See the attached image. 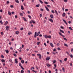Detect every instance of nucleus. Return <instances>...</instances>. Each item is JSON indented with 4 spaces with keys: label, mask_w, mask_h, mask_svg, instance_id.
Masks as SVG:
<instances>
[{
    "label": "nucleus",
    "mask_w": 73,
    "mask_h": 73,
    "mask_svg": "<svg viewBox=\"0 0 73 73\" xmlns=\"http://www.w3.org/2000/svg\"><path fill=\"white\" fill-rule=\"evenodd\" d=\"M7 24H8V22L7 21L5 22L4 25H7Z\"/></svg>",
    "instance_id": "obj_14"
},
{
    "label": "nucleus",
    "mask_w": 73,
    "mask_h": 73,
    "mask_svg": "<svg viewBox=\"0 0 73 73\" xmlns=\"http://www.w3.org/2000/svg\"><path fill=\"white\" fill-rule=\"evenodd\" d=\"M44 37L46 38H48V36H47V35H44Z\"/></svg>",
    "instance_id": "obj_28"
},
{
    "label": "nucleus",
    "mask_w": 73,
    "mask_h": 73,
    "mask_svg": "<svg viewBox=\"0 0 73 73\" xmlns=\"http://www.w3.org/2000/svg\"><path fill=\"white\" fill-rule=\"evenodd\" d=\"M56 45L57 46H59V45H60V43H58Z\"/></svg>",
    "instance_id": "obj_58"
},
{
    "label": "nucleus",
    "mask_w": 73,
    "mask_h": 73,
    "mask_svg": "<svg viewBox=\"0 0 73 73\" xmlns=\"http://www.w3.org/2000/svg\"><path fill=\"white\" fill-rule=\"evenodd\" d=\"M31 21L32 23H33V24H35V21H34L33 20H31Z\"/></svg>",
    "instance_id": "obj_19"
},
{
    "label": "nucleus",
    "mask_w": 73,
    "mask_h": 73,
    "mask_svg": "<svg viewBox=\"0 0 73 73\" xmlns=\"http://www.w3.org/2000/svg\"><path fill=\"white\" fill-rule=\"evenodd\" d=\"M58 50H61V48H60L58 47Z\"/></svg>",
    "instance_id": "obj_57"
},
{
    "label": "nucleus",
    "mask_w": 73,
    "mask_h": 73,
    "mask_svg": "<svg viewBox=\"0 0 73 73\" xmlns=\"http://www.w3.org/2000/svg\"><path fill=\"white\" fill-rule=\"evenodd\" d=\"M56 49L54 48L53 49V51H54V52H55V51H56Z\"/></svg>",
    "instance_id": "obj_59"
},
{
    "label": "nucleus",
    "mask_w": 73,
    "mask_h": 73,
    "mask_svg": "<svg viewBox=\"0 0 73 73\" xmlns=\"http://www.w3.org/2000/svg\"><path fill=\"white\" fill-rule=\"evenodd\" d=\"M37 56H39V58L40 59H41V55L40 54H37Z\"/></svg>",
    "instance_id": "obj_1"
},
{
    "label": "nucleus",
    "mask_w": 73,
    "mask_h": 73,
    "mask_svg": "<svg viewBox=\"0 0 73 73\" xmlns=\"http://www.w3.org/2000/svg\"><path fill=\"white\" fill-rule=\"evenodd\" d=\"M8 14L10 16H11V12H10L8 11Z\"/></svg>",
    "instance_id": "obj_12"
},
{
    "label": "nucleus",
    "mask_w": 73,
    "mask_h": 73,
    "mask_svg": "<svg viewBox=\"0 0 73 73\" xmlns=\"http://www.w3.org/2000/svg\"><path fill=\"white\" fill-rule=\"evenodd\" d=\"M21 9H22V10H23V9H24V8H23V5H21Z\"/></svg>",
    "instance_id": "obj_16"
},
{
    "label": "nucleus",
    "mask_w": 73,
    "mask_h": 73,
    "mask_svg": "<svg viewBox=\"0 0 73 73\" xmlns=\"http://www.w3.org/2000/svg\"><path fill=\"white\" fill-rule=\"evenodd\" d=\"M46 65L48 67H49V66H50V65H49V64H47Z\"/></svg>",
    "instance_id": "obj_38"
},
{
    "label": "nucleus",
    "mask_w": 73,
    "mask_h": 73,
    "mask_svg": "<svg viewBox=\"0 0 73 73\" xmlns=\"http://www.w3.org/2000/svg\"><path fill=\"white\" fill-rule=\"evenodd\" d=\"M9 3V2L8 1H7V4H8Z\"/></svg>",
    "instance_id": "obj_47"
},
{
    "label": "nucleus",
    "mask_w": 73,
    "mask_h": 73,
    "mask_svg": "<svg viewBox=\"0 0 73 73\" xmlns=\"http://www.w3.org/2000/svg\"><path fill=\"white\" fill-rule=\"evenodd\" d=\"M36 7H40V4H38L37 5H36Z\"/></svg>",
    "instance_id": "obj_21"
},
{
    "label": "nucleus",
    "mask_w": 73,
    "mask_h": 73,
    "mask_svg": "<svg viewBox=\"0 0 73 73\" xmlns=\"http://www.w3.org/2000/svg\"><path fill=\"white\" fill-rule=\"evenodd\" d=\"M1 35H3V32H2L1 33Z\"/></svg>",
    "instance_id": "obj_64"
},
{
    "label": "nucleus",
    "mask_w": 73,
    "mask_h": 73,
    "mask_svg": "<svg viewBox=\"0 0 73 73\" xmlns=\"http://www.w3.org/2000/svg\"><path fill=\"white\" fill-rule=\"evenodd\" d=\"M19 65L20 66H21V63H19Z\"/></svg>",
    "instance_id": "obj_50"
},
{
    "label": "nucleus",
    "mask_w": 73,
    "mask_h": 73,
    "mask_svg": "<svg viewBox=\"0 0 73 73\" xmlns=\"http://www.w3.org/2000/svg\"><path fill=\"white\" fill-rule=\"evenodd\" d=\"M15 1L16 3H19V2L18 0H15Z\"/></svg>",
    "instance_id": "obj_25"
},
{
    "label": "nucleus",
    "mask_w": 73,
    "mask_h": 73,
    "mask_svg": "<svg viewBox=\"0 0 73 73\" xmlns=\"http://www.w3.org/2000/svg\"><path fill=\"white\" fill-rule=\"evenodd\" d=\"M32 69H34V67H32L31 68V70H33Z\"/></svg>",
    "instance_id": "obj_49"
},
{
    "label": "nucleus",
    "mask_w": 73,
    "mask_h": 73,
    "mask_svg": "<svg viewBox=\"0 0 73 73\" xmlns=\"http://www.w3.org/2000/svg\"><path fill=\"white\" fill-rule=\"evenodd\" d=\"M51 12H52V13H54V11H53V10H52L51 11Z\"/></svg>",
    "instance_id": "obj_43"
},
{
    "label": "nucleus",
    "mask_w": 73,
    "mask_h": 73,
    "mask_svg": "<svg viewBox=\"0 0 73 73\" xmlns=\"http://www.w3.org/2000/svg\"><path fill=\"white\" fill-rule=\"evenodd\" d=\"M23 19H24V21H27V20L26 19H25V18L23 17Z\"/></svg>",
    "instance_id": "obj_29"
},
{
    "label": "nucleus",
    "mask_w": 73,
    "mask_h": 73,
    "mask_svg": "<svg viewBox=\"0 0 73 73\" xmlns=\"http://www.w3.org/2000/svg\"><path fill=\"white\" fill-rule=\"evenodd\" d=\"M66 53H67V54L68 55V56H70V54H69V52H66Z\"/></svg>",
    "instance_id": "obj_30"
},
{
    "label": "nucleus",
    "mask_w": 73,
    "mask_h": 73,
    "mask_svg": "<svg viewBox=\"0 0 73 73\" xmlns=\"http://www.w3.org/2000/svg\"><path fill=\"white\" fill-rule=\"evenodd\" d=\"M19 33V32L18 31H16L15 32V33L16 34V35H18Z\"/></svg>",
    "instance_id": "obj_18"
},
{
    "label": "nucleus",
    "mask_w": 73,
    "mask_h": 73,
    "mask_svg": "<svg viewBox=\"0 0 73 73\" xmlns=\"http://www.w3.org/2000/svg\"><path fill=\"white\" fill-rule=\"evenodd\" d=\"M65 15V13H64L62 14L63 17H64Z\"/></svg>",
    "instance_id": "obj_31"
},
{
    "label": "nucleus",
    "mask_w": 73,
    "mask_h": 73,
    "mask_svg": "<svg viewBox=\"0 0 73 73\" xmlns=\"http://www.w3.org/2000/svg\"><path fill=\"white\" fill-rule=\"evenodd\" d=\"M50 46H52V47H54V46L53 45V44H52L51 43H50Z\"/></svg>",
    "instance_id": "obj_6"
},
{
    "label": "nucleus",
    "mask_w": 73,
    "mask_h": 73,
    "mask_svg": "<svg viewBox=\"0 0 73 73\" xmlns=\"http://www.w3.org/2000/svg\"><path fill=\"white\" fill-rule=\"evenodd\" d=\"M64 46H66L67 47H68V45H67V44L64 43Z\"/></svg>",
    "instance_id": "obj_23"
},
{
    "label": "nucleus",
    "mask_w": 73,
    "mask_h": 73,
    "mask_svg": "<svg viewBox=\"0 0 73 73\" xmlns=\"http://www.w3.org/2000/svg\"><path fill=\"white\" fill-rule=\"evenodd\" d=\"M49 21H50V22H51V23H53V19H49Z\"/></svg>",
    "instance_id": "obj_4"
},
{
    "label": "nucleus",
    "mask_w": 73,
    "mask_h": 73,
    "mask_svg": "<svg viewBox=\"0 0 73 73\" xmlns=\"http://www.w3.org/2000/svg\"><path fill=\"white\" fill-rule=\"evenodd\" d=\"M1 61L2 62H5V60L4 59H2Z\"/></svg>",
    "instance_id": "obj_17"
},
{
    "label": "nucleus",
    "mask_w": 73,
    "mask_h": 73,
    "mask_svg": "<svg viewBox=\"0 0 73 73\" xmlns=\"http://www.w3.org/2000/svg\"><path fill=\"white\" fill-rule=\"evenodd\" d=\"M62 70L64 72H65V68H64V67H62Z\"/></svg>",
    "instance_id": "obj_20"
},
{
    "label": "nucleus",
    "mask_w": 73,
    "mask_h": 73,
    "mask_svg": "<svg viewBox=\"0 0 73 73\" xmlns=\"http://www.w3.org/2000/svg\"><path fill=\"white\" fill-rule=\"evenodd\" d=\"M58 33H59V35H60V36H62V37H65V36L64 35H62V34H61V33L59 32Z\"/></svg>",
    "instance_id": "obj_2"
},
{
    "label": "nucleus",
    "mask_w": 73,
    "mask_h": 73,
    "mask_svg": "<svg viewBox=\"0 0 73 73\" xmlns=\"http://www.w3.org/2000/svg\"><path fill=\"white\" fill-rule=\"evenodd\" d=\"M60 32H61L62 33H64V31H63V30H61V29H60Z\"/></svg>",
    "instance_id": "obj_8"
},
{
    "label": "nucleus",
    "mask_w": 73,
    "mask_h": 73,
    "mask_svg": "<svg viewBox=\"0 0 73 73\" xmlns=\"http://www.w3.org/2000/svg\"><path fill=\"white\" fill-rule=\"evenodd\" d=\"M21 62L22 64H24V60H21Z\"/></svg>",
    "instance_id": "obj_24"
},
{
    "label": "nucleus",
    "mask_w": 73,
    "mask_h": 73,
    "mask_svg": "<svg viewBox=\"0 0 73 73\" xmlns=\"http://www.w3.org/2000/svg\"><path fill=\"white\" fill-rule=\"evenodd\" d=\"M68 60V58H65L64 59V61H66V60Z\"/></svg>",
    "instance_id": "obj_36"
},
{
    "label": "nucleus",
    "mask_w": 73,
    "mask_h": 73,
    "mask_svg": "<svg viewBox=\"0 0 73 73\" xmlns=\"http://www.w3.org/2000/svg\"><path fill=\"white\" fill-rule=\"evenodd\" d=\"M62 20L63 21L64 23H65V24H66V25H67V23H66V21H65V20L63 19Z\"/></svg>",
    "instance_id": "obj_3"
},
{
    "label": "nucleus",
    "mask_w": 73,
    "mask_h": 73,
    "mask_svg": "<svg viewBox=\"0 0 73 73\" xmlns=\"http://www.w3.org/2000/svg\"><path fill=\"white\" fill-rule=\"evenodd\" d=\"M5 52H6V53H9V51L8 50H5Z\"/></svg>",
    "instance_id": "obj_26"
},
{
    "label": "nucleus",
    "mask_w": 73,
    "mask_h": 73,
    "mask_svg": "<svg viewBox=\"0 0 73 73\" xmlns=\"http://www.w3.org/2000/svg\"><path fill=\"white\" fill-rule=\"evenodd\" d=\"M44 45L45 46H46V43H44Z\"/></svg>",
    "instance_id": "obj_60"
},
{
    "label": "nucleus",
    "mask_w": 73,
    "mask_h": 73,
    "mask_svg": "<svg viewBox=\"0 0 73 73\" xmlns=\"http://www.w3.org/2000/svg\"><path fill=\"white\" fill-rule=\"evenodd\" d=\"M59 61L60 62H61V63H62V62H63L62 61V60H60Z\"/></svg>",
    "instance_id": "obj_44"
},
{
    "label": "nucleus",
    "mask_w": 73,
    "mask_h": 73,
    "mask_svg": "<svg viewBox=\"0 0 73 73\" xmlns=\"http://www.w3.org/2000/svg\"><path fill=\"white\" fill-rule=\"evenodd\" d=\"M55 12L56 15H58V13H57V11H56V10H55Z\"/></svg>",
    "instance_id": "obj_22"
},
{
    "label": "nucleus",
    "mask_w": 73,
    "mask_h": 73,
    "mask_svg": "<svg viewBox=\"0 0 73 73\" xmlns=\"http://www.w3.org/2000/svg\"><path fill=\"white\" fill-rule=\"evenodd\" d=\"M64 2H67L68 0H64Z\"/></svg>",
    "instance_id": "obj_52"
},
{
    "label": "nucleus",
    "mask_w": 73,
    "mask_h": 73,
    "mask_svg": "<svg viewBox=\"0 0 73 73\" xmlns=\"http://www.w3.org/2000/svg\"><path fill=\"white\" fill-rule=\"evenodd\" d=\"M48 7H49V8H51V6L49 5H47Z\"/></svg>",
    "instance_id": "obj_42"
},
{
    "label": "nucleus",
    "mask_w": 73,
    "mask_h": 73,
    "mask_svg": "<svg viewBox=\"0 0 73 73\" xmlns=\"http://www.w3.org/2000/svg\"><path fill=\"white\" fill-rule=\"evenodd\" d=\"M56 62V60H54L53 61V64H54V63H55Z\"/></svg>",
    "instance_id": "obj_53"
},
{
    "label": "nucleus",
    "mask_w": 73,
    "mask_h": 73,
    "mask_svg": "<svg viewBox=\"0 0 73 73\" xmlns=\"http://www.w3.org/2000/svg\"><path fill=\"white\" fill-rule=\"evenodd\" d=\"M21 68L23 69V70H24V68L22 66H21Z\"/></svg>",
    "instance_id": "obj_40"
},
{
    "label": "nucleus",
    "mask_w": 73,
    "mask_h": 73,
    "mask_svg": "<svg viewBox=\"0 0 73 73\" xmlns=\"http://www.w3.org/2000/svg\"><path fill=\"white\" fill-rule=\"evenodd\" d=\"M44 3L46 4H48V3L46 2H44Z\"/></svg>",
    "instance_id": "obj_48"
},
{
    "label": "nucleus",
    "mask_w": 73,
    "mask_h": 73,
    "mask_svg": "<svg viewBox=\"0 0 73 73\" xmlns=\"http://www.w3.org/2000/svg\"><path fill=\"white\" fill-rule=\"evenodd\" d=\"M45 8H46V10H47V11H49V9H48V8L46 7H46H45Z\"/></svg>",
    "instance_id": "obj_9"
},
{
    "label": "nucleus",
    "mask_w": 73,
    "mask_h": 73,
    "mask_svg": "<svg viewBox=\"0 0 73 73\" xmlns=\"http://www.w3.org/2000/svg\"><path fill=\"white\" fill-rule=\"evenodd\" d=\"M50 17L51 18V19H53V15H50Z\"/></svg>",
    "instance_id": "obj_11"
},
{
    "label": "nucleus",
    "mask_w": 73,
    "mask_h": 73,
    "mask_svg": "<svg viewBox=\"0 0 73 73\" xmlns=\"http://www.w3.org/2000/svg\"><path fill=\"white\" fill-rule=\"evenodd\" d=\"M64 9H65V8L64 7V6H63L62 8V9L64 11Z\"/></svg>",
    "instance_id": "obj_51"
},
{
    "label": "nucleus",
    "mask_w": 73,
    "mask_h": 73,
    "mask_svg": "<svg viewBox=\"0 0 73 73\" xmlns=\"http://www.w3.org/2000/svg\"><path fill=\"white\" fill-rule=\"evenodd\" d=\"M20 16H22L23 15V14L22 13H20Z\"/></svg>",
    "instance_id": "obj_39"
},
{
    "label": "nucleus",
    "mask_w": 73,
    "mask_h": 73,
    "mask_svg": "<svg viewBox=\"0 0 73 73\" xmlns=\"http://www.w3.org/2000/svg\"><path fill=\"white\" fill-rule=\"evenodd\" d=\"M71 58H73V55H70Z\"/></svg>",
    "instance_id": "obj_45"
},
{
    "label": "nucleus",
    "mask_w": 73,
    "mask_h": 73,
    "mask_svg": "<svg viewBox=\"0 0 73 73\" xmlns=\"http://www.w3.org/2000/svg\"><path fill=\"white\" fill-rule=\"evenodd\" d=\"M0 23L1 24H3V22L2 21V20H1L0 21Z\"/></svg>",
    "instance_id": "obj_54"
},
{
    "label": "nucleus",
    "mask_w": 73,
    "mask_h": 73,
    "mask_svg": "<svg viewBox=\"0 0 73 73\" xmlns=\"http://www.w3.org/2000/svg\"><path fill=\"white\" fill-rule=\"evenodd\" d=\"M48 38H51V36L49 35L48 36Z\"/></svg>",
    "instance_id": "obj_55"
},
{
    "label": "nucleus",
    "mask_w": 73,
    "mask_h": 73,
    "mask_svg": "<svg viewBox=\"0 0 73 73\" xmlns=\"http://www.w3.org/2000/svg\"><path fill=\"white\" fill-rule=\"evenodd\" d=\"M50 59V57H48L46 58V60H49Z\"/></svg>",
    "instance_id": "obj_15"
},
{
    "label": "nucleus",
    "mask_w": 73,
    "mask_h": 73,
    "mask_svg": "<svg viewBox=\"0 0 73 73\" xmlns=\"http://www.w3.org/2000/svg\"><path fill=\"white\" fill-rule=\"evenodd\" d=\"M9 61L10 62H12V59H9Z\"/></svg>",
    "instance_id": "obj_34"
},
{
    "label": "nucleus",
    "mask_w": 73,
    "mask_h": 73,
    "mask_svg": "<svg viewBox=\"0 0 73 73\" xmlns=\"http://www.w3.org/2000/svg\"><path fill=\"white\" fill-rule=\"evenodd\" d=\"M32 71H33V72H34L35 73H37V71H35L33 70H32Z\"/></svg>",
    "instance_id": "obj_41"
},
{
    "label": "nucleus",
    "mask_w": 73,
    "mask_h": 73,
    "mask_svg": "<svg viewBox=\"0 0 73 73\" xmlns=\"http://www.w3.org/2000/svg\"><path fill=\"white\" fill-rule=\"evenodd\" d=\"M38 0L40 1V3H41V4H42L43 3V2H42L41 0Z\"/></svg>",
    "instance_id": "obj_27"
},
{
    "label": "nucleus",
    "mask_w": 73,
    "mask_h": 73,
    "mask_svg": "<svg viewBox=\"0 0 73 73\" xmlns=\"http://www.w3.org/2000/svg\"><path fill=\"white\" fill-rule=\"evenodd\" d=\"M24 73V70H21V73Z\"/></svg>",
    "instance_id": "obj_46"
},
{
    "label": "nucleus",
    "mask_w": 73,
    "mask_h": 73,
    "mask_svg": "<svg viewBox=\"0 0 73 73\" xmlns=\"http://www.w3.org/2000/svg\"><path fill=\"white\" fill-rule=\"evenodd\" d=\"M6 29V30H7V31H8V30H9V26H6L5 27Z\"/></svg>",
    "instance_id": "obj_5"
},
{
    "label": "nucleus",
    "mask_w": 73,
    "mask_h": 73,
    "mask_svg": "<svg viewBox=\"0 0 73 73\" xmlns=\"http://www.w3.org/2000/svg\"><path fill=\"white\" fill-rule=\"evenodd\" d=\"M68 11V9H66L65 10V11Z\"/></svg>",
    "instance_id": "obj_63"
},
{
    "label": "nucleus",
    "mask_w": 73,
    "mask_h": 73,
    "mask_svg": "<svg viewBox=\"0 0 73 73\" xmlns=\"http://www.w3.org/2000/svg\"><path fill=\"white\" fill-rule=\"evenodd\" d=\"M15 64H17V63H18V61H17V59H15Z\"/></svg>",
    "instance_id": "obj_7"
},
{
    "label": "nucleus",
    "mask_w": 73,
    "mask_h": 73,
    "mask_svg": "<svg viewBox=\"0 0 73 73\" xmlns=\"http://www.w3.org/2000/svg\"><path fill=\"white\" fill-rule=\"evenodd\" d=\"M40 32H38L36 34V36H37L39 35L40 34Z\"/></svg>",
    "instance_id": "obj_10"
},
{
    "label": "nucleus",
    "mask_w": 73,
    "mask_h": 73,
    "mask_svg": "<svg viewBox=\"0 0 73 73\" xmlns=\"http://www.w3.org/2000/svg\"><path fill=\"white\" fill-rule=\"evenodd\" d=\"M11 8H13V5H11L10 6Z\"/></svg>",
    "instance_id": "obj_56"
},
{
    "label": "nucleus",
    "mask_w": 73,
    "mask_h": 73,
    "mask_svg": "<svg viewBox=\"0 0 73 73\" xmlns=\"http://www.w3.org/2000/svg\"><path fill=\"white\" fill-rule=\"evenodd\" d=\"M55 71H56V72L55 73H58V72L57 71V69H55Z\"/></svg>",
    "instance_id": "obj_37"
},
{
    "label": "nucleus",
    "mask_w": 73,
    "mask_h": 73,
    "mask_svg": "<svg viewBox=\"0 0 73 73\" xmlns=\"http://www.w3.org/2000/svg\"><path fill=\"white\" fill-rule=\"evenodd\" d=\"M40 43H41L40 42H37L36 44L37 45H39V44H40Z\"/></svg>",
    "instance_id": "obj_13"
},
{
    "label": "nucleus",
    "mask_w": 73,
    "mask_h": 73,
    "mask_svg": "<svg viewBox=\"0 0 73 73\" xmlns=\"http://www.w3.org/2000/svg\"><path fill=\"white\" fill-rule=\"evenodd\" d=\"M13 55L15 57H17V55L15 54H13Z\"/></svg>",
    "instance_id": "obj_35"
},
{
    "label": "nucleus",
    "mask_w": 73,
    "mask_h": 73,
    "mask_svg": "<svg viewBox=\"0 0 73 73\" xmlns=\"http://www.w3.org/2000/svg\"><path fill=\"white\" fill-rule=\"evenodd\" d=\"M69 29H70L71 31H73V29H72V27H69Z\"/></svg>",
    "instance_id": "obj_32"
},
{
    "label": "nucleus",
    "mask_w": 73,
    "mask_h": 73,
    "mask_svg": "<svg viewBox=\"0 0 73 73\" xmlns=\"http://www.w3.org/2000/svg\"><path fill=\"white\" fill-rule=\"evenodd\" d=\"M40 17H42V14H40Z\"/></svg>",
    "instance_id": "obj_62"
},
{
    "label": "nucleus",
    "mask_w": 73,
    "mask_h": 73,
    "mask_svg": "<svg viewBox=\"0 0 73 73\" xmlns=\"http://www.w3.org/2000/svg\"><path fill=\"white\" fill-rule=\"evenodd\" d=\"M71 51L72 52H73V48H71Z\"/></svg>",
    "instance_id": "obj_61"
},
{
    "label": "nucleus",
    "mask_w": 73,
    "mask_h": 73,
    "mask_svg": "<svg viewBox=\"0 0 73 73\" xmlns=\"http://www.w3.org/2000/svg\"><path fill=\"white\" fill-rule=\"evenodd\" d=\"M1 57L2 58H4V57L3 55H1Z\"/></svg>",
    "instance_id": "obj_33"
}]
</instances>
